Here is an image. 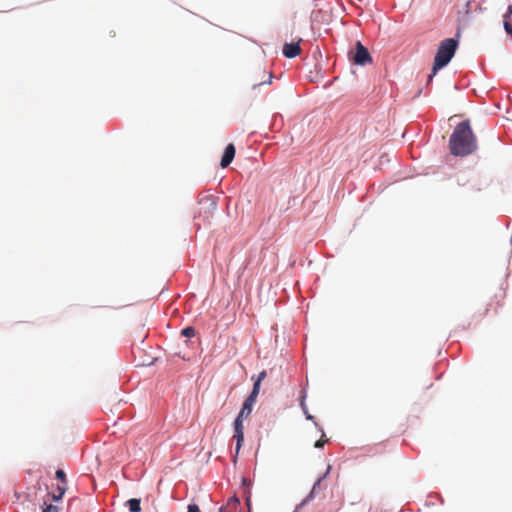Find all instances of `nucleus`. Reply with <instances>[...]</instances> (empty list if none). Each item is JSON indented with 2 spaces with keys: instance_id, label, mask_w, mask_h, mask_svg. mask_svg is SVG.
Wrapping results in <instances>:
<instances>
[{
  "instance_id": "12",
  "label": "nucleus",
  "mask_w": 512,
  "mask_h": 512,
  "mask_svg": "<svg viewBox=\"0 0 512 512\" xmlns=\"http://www.w3.org/2000/svg\"><path fill=\"white\" fill-rule=\"evenodd\" d=\"M55 475H56V478H57L58 480H60V482H61V484H60V485H64V486H66V474H65V472H64L62 469H58V470L56 471V474H55Z\"/></svg>"
},
{
  "instance_id": "18",
  "label": "nucleus",
  "mask_w": 512,
  "mask_h": 512,
  "mask_svg": "<svg viewBox=\"0 0 512 512\" xmlns=\"http://www.w3.org/2000/svg\"><path fill=\"white\" fill-rule=\"evenodd\" d=\"M504 28L506 32L512 36V25L508 21L504 22Z\"/></svg>"
},
{
  "instance_id": "3",
  "label": "nucleus",
  "mask_w": 512,
  "mask_h": 512,
  "mask_svg": "<svg viewBox=\"0 0 512 512\" xmlns=\"http://www.w3.org/2000/svg\"><path fill=\"white\" fill-rule=\"evenodd\" d=\"M349 59L356 65L365 66L372 63V57L360 41L356 42L355 50L349 52Z\"/></svg>"
},
{
  "instance_id": "4",
  "label": "nucleus",
  "mask_w": 512,
  "mask_h": 512,
  "mask_svg": "<svg viewBox=\"0 0 512 512\" xmlns=\"http://www.w3.org/2000/svg\"><path fill=\"white\" fill-rule=\"evenodd\" d=\"M257 396H258V385L253 386V389H252L250 395L244 401L242 408L238 414V416H240V418H245V419L248 418V416L252 412V408L256 402Z\"/></svg>"
},
{
  "instance_id": "11",
  "label": "nucleus",
  "mask_w": 512,
  "mask_h": 512,
  "mask_svg": "<svg viewBox=\"0 0 512 512\" xmlns=\"http://www.w3.org/2000/svg\"><path fill=\"white\" fill-rule=\"evenodd\" d=\"M262 74L263 76H267V80H263L261 82H254L252 84L253 88H256L257 86H260L261 84H270L271 83V80H272V74L271 73H268L266 72L265 70L262 71Z\"/></svg>"
},
{
  "instance_id": "16",
  "label": "nucleus",
  "mask_w": 512,
  "mask_h": 512,
  "mask_svg": "<svg viewBox=\"0 0 512 512\" xmlns=\"http://www.w3.org/2000/svg\"><path fill=\"white\" fill-rule=\"evenodd\" d=\"M187 509L188 512H201L197 504H189Z\"/></svg>"
},
{
  "instance_id": "10",
  "label": "nucleus",
  "mask_w": 512,
  "mask_h": 512,
  "mask_svg": "<svg viewBox=\"0 0 512 512\" xmlns=\"http://www.w3.org/2000/svg\"><path fill=\"white\" fill-rule=\"evenodd\" d=\"M65 491H66V486L58 485L52 494L53 500H55V501L60 500L63 497Z\"/></svg>"
},
{
  "instance_id": "9",
  "label": "nucleus",
  "mask_w": 512,
  "mask_h": 512,
  "mask_svg": "<svg viewBox=\"0 0 512 512\" xmlns=\"http://www.w3.org/2000/svg\"><path fill=\"white\" fill-rule=\"evenodd\" d=\"M126 506L128 507L130 512H140L141 505L140 500L137 498H132L126 502Z\"/></svg>"
},
{
  "instance_id": "1",
  "label": "nucleus",
  "mask_w": 512,
  "mask_h": 512,
  "mask_svg": "<svg viewBox=\"0 0 512 512\" xmlns=\"http://www.w3.org/2000/svg\"><path fill=\"white\" fill-rule=\"evenodd\" d=\"M477 138L468 120L460 122L453 130L449 139V149L452 155L465 157L477 150Z\"/></svg>"
},
{
  "instance_id": "14",
  "label": "nucleus",
  "mask_w": 512,
  "mask_h": 512,
  "mask_svg": "<svg viewBox=\"0 0 512 512\" xmlns=\"http://www.w3.org/2000/svg\"><path fill=\"white\" fill-rule=\"evenodd\" d=\"M265 377H266V372L265 371L260 372L256 382L253 385V386L258 385V392L260 391L261 382L265 379Z\"/></svg>"
},
{
  "instance_id": "2",
  "label": "nucleus",
  "mask_w": 512,
  "mask_h": 512,
  "mask_svg": "<svg viewBox=\"0 0 512 512\" xmlns=\"http://www.w3.org/2000/svg\"><path fill=\"white\" fill-rule=\"evenodd\" d=\"M457 45L458 42L453 38L445 39L439 44L432 67V73L429 75V81L432 80L438 70L445 67L450 62L456 52Z\"/></svg>"
},
{
  "instance_id": "17",
  "label": "nucleus",
  "mask_w": 512,
  "mask_h": 512,
  "mask_svg": "<svg viewBox=\"0 0 512 512\" xmlns=\"http://www.w3.org/2000/svg\"><path fill=\"white\" fill-rule=\"evenodd\" d=\"M329 470H330V466H328L327 471H326V473L324 474V476H323V477H320V478L317 480V482L314 484L313 489H312V492H314V491L316 490V488L320 485V483H321L322 479L326 476V474L329 472Z\"/></svg>"
},
{
  "instance_id": "21",
  "label": "nucleus",
  "mask_w": 512,
  "mask_h": 512,
  "mask_svg": "<svg viewBox=\"0 0 512 512\" xmlns=\"http://www.w3.org/2000/svg\"><path fill=\"white\" fill-rule=\"evenodd\" d=\"M221 512H223V510Z\"/></svg>"
},
{
  "instance_id": "19",
  "label": "nucleus",
  "mask_w": 512,
  "mask_h": 512,
  "mask_svg": "<svg viewBox=\"0 0 512 512\" xmlns=\"http://www.w3.org/2000/svg\"><path fill=\"white\" fill-rule=\"evenodd\" d=\"M326 442H327V440H322V439H320V440L316 441V443H315V445H314V446H315L316 448H321V447H323V446H324V444H325Z\"/></svg>"
},
{
  "instance_id": "5",
  "label": "nucleus",
  "mask_w": 512,
  "mask_h": 512,
  "mask_svg": "<svg viewBox=\"0 0 512 512\" xmlns=\"http://www.w3.org/2000/svg\"><path fill=\"white\" fill-rule=\"evenodd\" d=\"M245 418H240V416H237L234 421V438L236 439V454H238L242 443L244 441V427H243V420Z\"/></svg>"
},
{
  "instance_id": "8",
  "label": "nucleus",
  "mask_w": 512,
  "mask_h": 512,
  "mask_svg": "<svg viewBox=\"0 0 512 512\" xmlns=\"http://www.w3.org/2000/svg\"><path fill=\"white\" fill-rule=\"evenodd\" d=\"M239 506H240V501L238 498L236 497H231L225 506H222L220 509H219V512H221L223 510V512H238V509H239Z\"/></svg>"
},
{
  "instance_id": "13",
  "label": "nucleus",
  "mask_w": 512,
  "mask_h": 512,
  "mask_svg": "<svg viewBox=\"0 0 512 512\" xmlns=\"http://www.w3.org/2000/svg\"><path fill=\"white\" fill-rule=\"evenodd\" d=\"M181 334L185 337H193L195 335V329L193 327H186L181 331Z\"/></svg>"
},
{
  "instance_id": "7",
  "label": "nucleus",
  "mask_w": 512,
  "mask_h": 512,
  "mask_svg": "<svg viewBox=\"0 0 512 512\" xmlns=\"http://www.w3.org/2000/svg\"><path fill=\"white\" fill-rule=\"evenodd\" d=\"M235 156V147L233 144H229L221 158L220 165L222 168H226L230 165Z\"/></svg>"
},
{
  "instance_id": "20",
  "label": "nucleus",
  "mask_w": 512,
  "mask_h": 512,
  "mask_svg": "<svg viewBox=\"0 0 512 512\" xmlns=\"http://www.w3.org/2000/svg\"><path fill=\"white\" fill-rule=\"evenodd\" d=\"M247 506L250 509V499L249 498L247 499Z\"/></svg>"
},
{
  "instance_id": "15",
  "label": "nucleus",
  "mask_w": 512,
  "mask_h": 512,
  "mask_svg": "<svg viewBox=\"0 0 512 512\" xmlns=\"http://www.w3.org/2000/svg\"><path fill=\"white\" fill-rule=\"evenodd\" d=\"M43 512H59V508L56 505L48 504L43 508Z\"/></svg>"
},
{
  "instance_id": "6",
  "label": "nucleus",
  "mask_w": 512,
  "mask_h": 512,
  "mask_svg": "<svg viewBox=\"0 0 512 512\" xmlns=\"http://www.w3.org/2000/svg\"><path fill=\"white\" fill-rule=\"evenodd\" d=\"M301 39L293 43H285L282 49L283 55L287 58H295L301 53L300 48Z\"/></svg>"
}]
</instances>
